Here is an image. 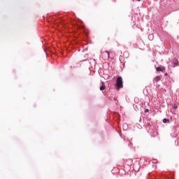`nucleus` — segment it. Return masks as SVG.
Returning <instances> with one entry per match:
<instances>
[{"instance_id": "nucleus-1", "label": "nucleus", "mask_w": 179, "mask_h": 179, "mask_svg": "<svg viewBox=\"0 0 179 179\" xmlns=\"http://www.w3.org/2000/svg\"><path fill=\"white\" fill-rule=\"evenodd\" d=\"M124 83L122 82V77H117L116 80V87L121 89L124 87Z\"/></svg>"}, {"instance_id": "nucleus-2", "label": "nucleus", "mask_w": 179, "mask_h": 179, "mask_svg": "<svg viewBox=\"0 0 179 179\" xmlns=\"http://www.w3.org/2000/svg\"><path fill=\"white\" fill-rule=\"evenodd\" d=\"M103 57H105L106 59H108L110 58V53L108 52V51H105L102 53Z\"/></svg>"}, {"instance_id": "nucleus-3", "label": "nucleus", "mask_w": 179, "mask_h": 179, "mask_svg": "<svg viewBox=\"0 0 179 179\" xmlns=\"http://www.w3.org/2000/svg\"><path fill=\"white\" fill-rule=\"evenodd\" d=\"M156 71L157 72H162L163 71V69H162V67L158 66L156 68Z\"/></svg>"}, {"instance_id": "nucleus-4", "label": "nucleus", "mask_w": 179, "mask_h": 179, "mask_svg": "<svg viewBox=\"0 0 179 179\" xmlns=\"http://www.w3.org/2000/svg\"><path fill=\"white\" fill-rule=\"evenodd\" d=\"M100 90L101 92H103V90H104L106 89V86L103 85V84L100 87Z\"/></svg>"}, {"instance_id": "nucleus-5", "label": "nucleus", "mask_w": 179, "mask_h": 179, "mask_svg": "<svg viewBox=\"0 0 179 179\" xmlns=\"http://www.w3.org/2000/svg\"><path fill=\"white\" fill-rule=\"evenodd\" d=\"M155 80H156V82H159L160 80V76H157L155 78Z\"/></svg>"}, {"instance_id": "nucleus-6", "label": "nucleus", "mask_w": 179, "mask_h": 179, "mask_svg": "<svg viewBox=\"0 0 179 179\" xmlns=\"http://www.w3.org/2000/svg\"><path fill=\"white\" fill-rule=\"evenodd\" d=\"M169 119H166V118H164V119H163V122H164V124H166L167 122H169Z\"/></svg>"}, {"instance_id": "nucleus-7", "label": "nucleus", "mask_w": 179, "mask_h": 179, "mask_svg": "<svg viewBox=\"0 0 179 179\" xmlns=\"http://www.w3.org/2000/svg\"><path fill=\"white\" fill-rule=\"evenodd\" d=\"M172 107L174 110H176V108H178V106L176 104H173V106Z\"/></svg>"}, {"instance_id": "nucleus-8", "label": "nucleus", "mask_w": 179, "mask_h": 179, "mask_svg": "<svg viewBox=\"0 0 179 179\" xmlns=\"http://www.w3.org/2000/svg\"><path fill=\"white\" fill-rule=\"evenodd\" d=\"M149 112V109H145V113H148Z\"/></svg>"}, {"instance_id": "nucleus-9", "label": "nucleus", "mask_w": 179, "mask_h": 179, "mask_svg": "<svg viewBox=\"0 0 179 179\" xmlns=\"http://www.w3.org/2000/svg\"><path fill=\"white\" fill-rule=\"evenodd\" d=\"M152 37V35H149L148 38H150Z\"/></svg>"}, {"instance_id": "nucleus-10", "label": "nucleus", "mask_w": 179, "mask_h": 179, "mask_svg": "<svg viewBox=\"0 0 179 179\" xmlns=\"http://www.w3.org/2000/svg\"><path fill=\"white\" fill-rule=\"evenodd\" d=\"M165 76H167V73H165Z\"/></svg>"}, {"instance_id": "nucleus-11", "label": "nucleus", "mask_w": 179, "mask_h": 179, "mask_svg": "<svg viewBox=\"0 0 179 179\" xmlns=\"http://www.w3.org/2000/svg\"><path fill=\"white\" fill-rule=\"evenodd\" d=\"M137 1H141V0H137Z\"/></svg>"}]
</instances>
